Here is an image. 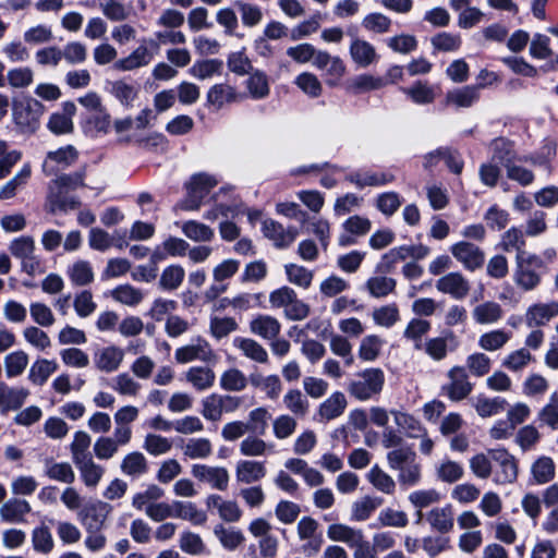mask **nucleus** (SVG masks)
I'll return each mask as SVG.
<instances>
[{"label":"nucleus","mask_w":558,"mask_h":558,"mask_svg":"<svg viewBox=\"0 0 558 558\" xmlns=\"http://www.w3.org/2000/svg\"><path fill=\"white\" fill-rule=\"evenodd\" d=\"M153 53L144 45L138 46L128 57L113 63V69L118 71H132L147 65L153 60Z\"/></svg>","instance_id":"nucleus-33"},{"label":"nucleus","mask_w":558,"mask_h":558,"mask_svg":"<svg viewBox=\"0 0 558 558\" xmlns=\"http://www.w3.org/2000/svg\"><path fill=\"white\" fill-rule=\"evenodd\" d=\"M388 83L389 82L384 77L364 73L355 76L351 81L349 89L355 94H360L380 89L385 87Z\"/></svg>","instance_id":"nucleus-58"},{"label":"nucleus","mask_w":558,"mask_h":558,"mask_svg":"<svg viewBox=\"0 0 558 558\" xmlns=\"http://www.w3.org/2000/svg\"><path fill=\"white\" fill-rule=\"evenodd\" d=\"M488 454L495 463L493 469L496 484H510L518 477V462L506 449H489Z\"/></svg>","instance_id":"nucleus-5"},{"label":"nucleus","mask_w":558,"mask_h":558,"mask_svg":"<svg viewBox=\"0 0 558 558\" xmlns=\"http://www.w3.org/2000/svg\"><path fill=\"white\" fill-rule=\"evenodd\" d=\"M80 472L81 480L88 488L98 486L105 475V468L94 461V458H88L74 464Z\"/></svg>","instance_id":"nucleus-36"},{"label":"nucleus","mask_w":558,"mask_h":558,"mask_svg":"<svg viewBox=\"0 0 558 558\" xmlns=\"http://www.w3.org/2000/svg\"><path fill=\"white\" fill-rule=\"evenodd\" d=\"M45 474L52 481L68 485L75 481V473L69 462H56L52 459L45 461Z\"/></svg>","instance_id":"nucleus-44"},{"label":"nucleus","mask_w":558,"mask_h":558,"mask_svg":"<svg viewBox=\"0 0 558 558\" xmlns=\"http://www.w3.org/2000/svg\"><path fill=\"white\" fill-rule=\"evenodd\" d=\"M383 504L380 497L364 496L352 504L351 520L363 522L371 518L377 508Z\"/></svg>","instance_id":"nucleus-42"},{"label":"nucleus","mask_w":558,"mask_h":558,"mask_svg":"<svg viewBox=\"0 0 558 558\" xmlns=\"http://www.w3.org/2000/svg\"><path fill=\"white\" fill-rule=\"evenodd\" d=\"M434 52H456L462 46L460 34L439 32L430 38Z\"/></svg>","instance_id":"nucleus-53"},{"label":"nucleus","mask_w":558,"mask_h":558,"mask_svg":"<svg viewBox=\"0 0 558 558\" xmlns=\"http://www.w3.org/2000/svg\"><path fill=\"white\" fill-rule=\"evenodd\" d=\"M269 304L275 310H283L284 317L292 322L304 320L311 314V306L299 299L298 293L288 286L271 291Z\"/></svg>","instance_id":"nucleus-3"},{"label":"nucleus","mask_w":558,"mask_h":558,"mask_svg":"<svg viewBox=\"0 0 558 558\" xmlns=\"http://www.w3.org/2000/svg\"><path fill=\"white\" fill-rule=\"evenodd\" d=\"M185 277V270L180 265H170L166 267L159 278L158 286L165 291H174L179 289Z\"/></svg>","instance_id":"nucleus-63"},{"label":"nucleus","mask_w":558,"mask_h":558,"mask_svg":"<svg viewBox=\"0 0 558 558\" xmlns=\"http://www.w3.org/2000/svg\"><path fill=\"white\" fill-rule=\"evenodd\" d=\"M174 518L187 520L194 525H203L207 521V515L199 510L193 502L174 501Z\"/></svg>","instance_id":"nucleus-59"},{"label":"nucleus","mask_w":558,"mask_h":558,"mask_svg":"<svg viewBox=\"0 0 558 558\" xmlns=\"http://www.w3.org/2000/svg\"><path fill=\"white\" fill-rule=\"evenodd\" d=\"M250 331L265 340H272L280 335L281 324L271 315L259 314L250 322Z\"/></svg>","instance_id":"nucleus-24"},{"label":"nucleus","mask_w":558,"mask_h":558,"mask_svg":"<svg viewBox=\"0 0 558 558\" xmlns=\"http://www.w3.org/2000/svg\"><path fill=\"white\" fill-rule=\"evenodd\" d=\"M32 546L36 553L48 555L54 548V539L50 529L46 524H40L32 531Z\"/></svg>","instance_id":"nucleus-49"},{"label":"nucleus","mask_w":558,"mask_h":558,"mask_svg":"<svg viewBox=\"0 0 558 558\" xmlns=\"http://www.w3.org/2000/svg\"><path fill=\"white\" fill-rule=\"evenodd\" d=\"M480 99V87L475 85H466L456 88L446 94L445 102L447 106L454 108H469Z\"/></svg>","instance_id":"nucleus-28"},{"label":"nucleus","mask_w":558,"mask_h":558,"mask_svg":"<svg viewBox=\"0 0 558 558\" xmlns=\"http://www.w3.org/2000/svg\"><path fill=\"white\" fill-rule=\"evenodd\" d=\"M57 369L58 364L56 361L39 359L31 366L28 379L34 385L43 386Z\"/></svg>","instance_id":"nucleus-55"},{"label":"nucleus","mask_w":558,"mask_h":558,"mask_svg":"<svg viewBox=\"0 0 558 558\" xmlns=\"http://www.w3.org/2000/svg\"><path fill=\"white\" fill-rule=\"evenodd\" d=\"M397 287V281L391 277L374 276L367 279L365 288L371 296L383 299L393 293Z\"/></svg>","instance_id":"nucleus-51"},{"label":"nucleus","mask_w":558,"mask_h":558,"mask_svg":"<svg viewBox=\"0 0 558 558\" xmlns=\"http://www.w3.org/2000/svg\"><path fill=\"white\" fill-rule=\"evenodd\" d=\"M43 113L41 104L32 99L25 105H20L14 108L13 117L17 125L25 130H35L38 123V119Z\"/></svg>","instance_id":"nucleus-22"},{"label":"nucleus","mask_w":558,"mask_h":558,"mask_svg":"<svg viewBox=\"0 0 558 558\" xmlns=\"http://www.w3.org/2000/svg\"><path fill=\"white\" fill-rule=\"evenodd\" d=\"M77 157V150L71 145L49 151L41 166L43 172L47 177H50L58 170L72 166L76 161Z\"/></svg>","instance_id":"nucleus-14"},{"label":"nucleus","mask_w":558,"mask_h":558,"mask_svg":"<svg viewBox=\"0 0 558 558\" xmlns=\"http://www.w3.org/2000/svg\"><path fill=\"white\" fill-rule=\"evenodd\" d=\"M250 381L253 387L262 390L271 400H276L282 391L281 380L275 374L268 376L258 373L251 374Z\"/></svg>","instance_id":"nucleus-40"},{"label":"nucleus","mask_w":558,"mask_h":558,"mask_svg":"<svg viewBox=\"0 0 558 558\" xmlns=\"http://www.w3.org/2000/svg\"><path fill=\"white\" fill-rule=\"evenodd\" d=\"M90 445L92 437L86 432L78 430L74 433L73 440L70 444L71 458L74 464L93 457L89 451Z\"/></svg>","instance_id":"nucleus-52"},{"label":"nucleus","mask_w":558,"mask_h":558,"mask_svg":"<svg viewBox=\"0 0 558 558\" xmlns=\"http://www.w3.org/2000/svg\"><path fill=\"white\" fill-rule=\"evenodd\" d=\"M492 161L501 163L505 168L517 160L513 142L498 137L490 142Z\"/></svg>","instance_id":"nucleus-38"},{"label":"nucleus","mask_w":558,"mask_h":558,"mask_svg":"<svg viewBox=\"0 0 558 558\" xmlns=\"http://www.w3.org/2000/svg\"><path fill=\"white\" fill-rule=\"evenodd\" d=\"M375 325L384 328L393 327L400 319V310L397 303H389L375 307L372 312Z\"/></svg>","instance_id":"nucleus-47"},{"label":"nucleus","mask_w":558,"mask_h":558,"mask_svg":"<svg viewBox=\"0 0 558 558\" xmlns=\"http://www.w3.org/2000/svg\"><path fill=\"white\" fill-rule=\"evenodd\" d=\"M348 407V400L343 392L335 391L317 408L315 420L319 423H328L340 417Z\"/></svg>","instance_id":"nucleus-15"},{"label":"nucleus","mask_w":558,"mask_h":558,"mask_svg":"<svg viewBox=\"0 0 558 558\" xmlns=\"http://www.w3.org/2000/svg\"><path fill=\"white\" fill-rule=\"evenodd\" d=\"M175 361L185 364L195 360L209 362L215 359L210 344L202 338L193 340L190 344L178 348L174 353Z\"/></svg>","instance_id":"nucleus-13"},{"label":"nucleus","mask_w":558,"mask_h":558,"mask_svg":"<svg viewBox=\"0 0 558 558\" xmlns=\"http://www.w3.org/2000/svg\"><path fill=\"white\" fill-rule=\"evenodd\" d=\"M349 54L352 62L361 69L376 64L380 58L372 43L357 36L351 38Z\"/></svg>","instance_id":"nucleus-11"},{"label":"nucleus","mask_w":558,"mask_h":558,"mask_svg":"<svg viewBox=\"0 0 558 558\" xmlns=\"http://www.w3.org/2000/svg\"><path fill=\"white\" fill-rule=\"evenodd\" d=\"M183 456L190 460H205L213 454V444L208 438H189L181 445Z\"/></svg>","instance_id":"nucleus-35"},{"label":"nucleus","mask_w":558,"mask_h":558,"mask_svg":"<svg viewBox=\"0 0 558 558\" xmlns=\"http://www.w3.org/2000/svg\"><path fill=\"white\" fill-rule=\"evenodd\" d=\"M71 282L77 287H84L94 281V271L89 262L76 260L66 270Z\"/></svg>","instance_id":"nucleus-54"},{"label":"nucleus","mask_w":558,"mask_h":558,"mask_svg":"<svg viewBox=\"0 0 558 558\" xmlns=\"http://www.w3.org/2000/svg\"><path fill=\"white\" fill-rule=\"evenodd\" d=\"M243 97L234 86L227 83L213 85L206 94L207 104L217 110H220L226 105L239 102Z\"/></svg>","instance_id":"nucleus-17"},{"label":"nucleus","mask_w":558,"mask_h":558,"mask_svg":"<svg viewBox=\"0 0 558 558\" xmlns=\"http://www.w3.org/2000/svg\"><path fill=\"white\" fill-rule=\"evenodd\" d=\"M85 169L75 172L63 173L51 180L48 184V192L45 202V209L50 214L58 210L68 211L81 206L78 198L69 196L68 193L85 186Z\"/></svg>","instance_id":"nucleus-1"},{"label":"nucleus","mask_w":558,"mask_h":558,"mask_svg":"<svg viewBox=\"0 0 558 558\" xmlns=\"http://www.w3.org/2000/svg\"><path fill=\"white\" fill-rule=\"evenodd\" d=\"M28 354L23 350L13 351L4 356V369L8 378L21 376L27 368Z\"/></svg>","instance_id":"nucleus-56"},{"label":"nucleus","mask_w":558,"mask_h":558,"mask_svg":"<svg viewBox=\"0 0 558 558\" xmlns=\"http://www.w3.org/2000/svg\"><path fill=\"white\" fill-rule=\"evenodd\" d=\"M82 522L86 529L85 547L92 553L102 550L107 545V536L100 531L104 520H99L97 514L86 513Z\"/></svg>","instance_id":"nucleus-18"},{"label":"nucleus","mask_w":558,"mask_h":558,"mask_svg":"<svg viewBox=\"0 0 558 558\" xmlns=\"http://www.w3.org/2000/svg\"><path fill=\"white\" fill-rule=\"evenodd\" d=\"M438 292L454 300H464L471 291L469 279L460 271H451L441 276L435 284Z\"/></svg>","instance_id":"nucleus-9"},{"label":"nucleus","mask_w":558,"mask_h":558,"mask_svg":"<svg viewBox=\"0 0 558 558\" xmlns=\"http://www.w3.org/2000/svg\"><path fill=\"white\" fill-rule=\"evenodd\" d=\"M505 311L496 301H485L472 308V318L478 325H494L504 317Z\"/></svg>","instance_id":"nucleus-26"},{"label":"nucleus","mask_w":558,"mask_h":558,"mask_svg":"<svg viewBox=\"0 0 558 558\" xmlns=\"http://www.w3.org/2000/svg\"><path fill=\"white\" fill-rule=\"evenodd\" d=\"M449 251L463 268L469 271H475L484 266V251L471 242H457L450 246Z\"/></svg>","instance_id":"nucleus-7"},{"label":"nucleus","mask_w":558,"mask_h":558,"mask_svg":"<svg viewBox=\"0 0 558 558\" xmlns=\"http://www.w3.org/2000/svg\"><path fill=\"white\" fill-rule=\"evenodd\" d=\"M525 234L524 232L517 228L512 227L505 231L500 238L499 247L504 252H515V258H520L521 256L529 255L530 253L525 251Z\"/></svg>","instance_id":"nucleus-32"},{"label":"nucleus","mask_w":558,"mask_h":558,"mask_svg":"<svg viewBox=\"0 0 558 558\" xmlns=\"http://www.w3.org/2000/svg\"><path fill=\"white\" fill-rule=\"evenodd\" d=\"M32 511L31 504L21 498H11L0 507V519L9 524L26 522V517Z\"/></svg>","instance_id":"nucleus-19"},{"label":"nucleus","mask_w":558,"mask_h":558,"mask_svg":"<svg viewBox=\"0 0 558 558\" xmlns=\"http://www.w3.org/2000/svg\"><path fill=\"white\" fill-rule=\"evenodd\" d=\"M507 404V401L500 397L487 398L478 396L474 402V408L481 417H489L502 412Z\"/></svg>","instance_id":"nucleus-64"},{"label":"nucleus","mask_w":558,"mask_h":558,"mask_svg":"<svg viewBox=\"0 0 558 558\" xmlns=\"http://www.w3.org/2000/svg\"><path fill=\"white\" fill-rule=\"evenodd\" d=\"M120 470L125 476L138 478L147 473L148 461L142 452L132 451L123 457Z\"/></svg>","instance_id":"nucleus-37"},{"label":"nucleus","mask_w":558,"mask_h":558,"mask_svg":"<svg viewBox=\"0 0 558 558\" xmlns=\"http://www.w3.org/2000/svg\"><path fill=\"white\" fill-rule=\"evenodd\" d=\"M208 510L215 509L223 522H239L243 511L235 500L223 499L220 495L211 494L205 500Z\"/></svg>","instance_id":"nucleus-16"},{"label":"nucleus","mask_w":558,"mask_h":558,"mask_svg":"<svg viewBox=\"0 0 558 558\" xmlns=\"http://www.w3.org/2000/svg\"><path fill=\"white\" fill-rule=\"evenodd\" d=\"M228 70L236 76L248 75L254 71V65L251 58L246 53V49L242 48L239 51L230 52L227 57Z\"/></svg>","instance_id":"nucleus-50"},{"label":"nucleus","mask_w":558,"mask_h":558,"mask_svg":"<svg viewBox=\"0 0 558 558\" xmlns=\"http://www.w3.org/2000/svg\"><path fill=\"white\" fill-rule=\"evenodd\" d=\"M32 167L25 163L22 169L0 189V199H10L16 195L19 189L23 187L29 180Z\"/></svg>","instance_id":"nucleus-60"},{"label":"nucleus","mask_w":558,"mask_h":558,"mask_svg":"<svg viewBox=\"0 0 558 558\" xmlns=\"http://www.w3.org/2000/svg\"><path fill=\"white\" fill-rule=\"evenodd\" d=\"M191 474L199 483L209 485L213 489L225 492L228 489L230 475L223 466H213L207 464H193Z\"/></svg>","instance_id":"nucleus-8"},{"label":"nucleus","mask_w":558,"mask_h":558,"mask_svg":"<svg viewBox=\"0 0 558 558\" xmlns=\"http://www.w3.org/2000/svg\"><path fill=\"white\" fill-rule=\"evenodd\" d=\"M266 475V466L262 461L240 460L235 465V480L242 484H253Z\"/></svg>","instance_id":"nucleus-25"},{"label":"nucleus","mask_w":558,"mask_h":558,"mask_svg":"<svg viewBox=\"0 0 558 558\" xmlns=\"http://www.w3.org/2000/svg\"><path fill=\"white\" fill-rule=\"evenodd\" d=\"M384 385L383 369L369 367L357 372L348 383L347 390L352 398L364 402L377 398L381 393Z\"/></svg>","instance_id":"nucleus-2"},{"label":"nucleus","mask_w":558,"mask_h":558,"mask_svg":"<svg viewBox=\"0 0 558 558\" xmlns=\"http://www.w3.org/2000/svg\"><path fill=\"white\" fill-rule=\"evenodd\" d=\"M124 359V351L116 345H108L98 350L94 355L97 369L105 373L116 372Z\"/></svg>","instance_id":"nucleus-23"},{"label":"nucleus","mask_w":558,"mask_h":558,"mask_svg":"<svg viewBox=\"0 0 558 558\" xmlns=\"http://www.w3.org/2000/svg\"><path fill=\"white\" fill-rule=\"evenodd\" d=\"M233 345L240 350L246 359L255 363H269V355L267 350L259 342L252 338L236 337L233 339Z\"/></svg>","instance_id":"nucleus-29"},{"label":"nucleus","mask_w":558,"mask_h":558,"mask_svg":"<svg viewBox=\"0 0 558 558\" xmlns=\"http://www.w3.org/2000/svg\"><path fill=\"white\" fill-rule=\"evenodd\" d=\"M558 316V301L535 303L525 313V323L529 327H541Z\"/></svg>","instance_id":"nucleus-20"},{"label":"nucleus","mask_w":558,"mask_h":558,"mask_svg":"<svg viewBox=\"0 0 558 558\" xmlns=\"http://www.w3.org/2000/svg\"><path fill=\"white\" fill-rule=\"evenodd\" d=\"M214 534L222 547L228 550L236 549L245 539L241 530L233 526H225L222 523L215 525Z\"/></svg>","instance_id":"nucleus-46"},{"label":"nucleus","mask_w":558,"mask_h":558,"mask_svg":"<svg viewBox=\"0 0 558 558\" xmlns=\"http://www.w3.org/2000/svg\"><path fill=\"white\" fill-rule=\"evenodd\" d=\"M541 265L542 260L535 254L515 258L513 279L517 286L524 291L535 289L541 282V277L533 267H539Z\"/></svg>","instance_id":"nucleus-4"},{"label":"nucleus","mask_w":558,"mask_h":558,"mask_svg":"<svg viewBox=\"0 0 558 558\" xmlns=\"http://www.w3.org/2000/svg\"><path fill=\"white\" fill-rule=\"evenodd\" d=\"M449 383L442 386V392L454 402L465 399L473 390L466 369L454 366L448 372Z\"/></svg>","instance_id":"nucleus-10"},{"label":"nucleus","mask_w":558,"mask_h":558,"mask_svg":"<svg viewBox=\"0 0 558 558\" xmlns=\"http://www.w3.org/2000/svg\"><path fill=\"white\" fill-rule=\"evenodd\" d=\"M367 481L372 486L386 495H393L397 488L395 480L377 464L374 465L367 473Z\"/></svg>","instance_id":"nucleus-48"},{"label":"nucleus","mask_w":558,"mask_h":558,"mask_svg":"<svg viewBox=\"0 0 558 558\" xmlns=\"http://www.w3.org/2000/svg\"><path fill=\"white\" fill-rule=\"evenodd\" d=\"M319 523L312 517H303L296 526L300 541L303 542L302 551L311 557L319 553L324 538L318 532Z\"/></svg>","instance_id":"nucleus-6"},{"label":"nucleus","mask_w":558,"mask_h":558,"mask_svg":"<svg viewBox=\"0 0 558 558\" xmlns=\"http://www.w3.org/2000/svg\"><path fill=\"white\" fill-rule=\"evenodd\" d=\"M512 333L504 329H494L480 336L478 345L485 351L502 349L511 339Z\"/></svg>","instance_id":"nucleus-57"},{"label":"nucleus","mask_w":558,"mask_h":558,"mask_svg":"<svg viewBox=\"0 0 558 558\" xmlns=\"http://www.w3.org/2000/svg\"><path fill=\"white\" fill-rule=\"evenodd\" d=\"M425 520L433 531L447 534L453 530L454 513L451 505L435 507L425 514Z\"/></svg>","instance_id":"nucleus-21"},{"label":"nucleus","mask_w":558,"mask_h":558,"mask_svg":"<svg viewBox=\"0 0 558 558\" xmlns=\"http://www.w3.org/2000/svg\"><path fill=\"white\" fill-rule=\"evenodd\" d=\"M347 180L353 183L359 189L366 186H381L395 181V175L391 172L381 171H366L354 172L347 175Z\"/></svg>","instance_id":"nucleus-30"},{"label":"nucleus","mask_w":558,"mask_h":558,"mask_svg":"<svg viewBox=\"0 0 558 558\" xmlns=\"http://www.w3.org/2000/svg\"><path fill=\"white\" fill-rule=\"evenodd\" d=\"M75 105L65 102L63 112L52 113L48 121V129L54 134H68L73 131L72 116L75 113Z\"/></svg>","instance_id":"nucleus-34"},{"label":"nucleus","mask_w":558,"mask_h":558,"mask_svg":"<svg viewBox=\"0 0 558 558\" xmlns=\"http://www.w3.org/2000/svg\"><path fill=\"white\" fill-rule=\"evenodd\" d=\"M362 535V530L354 529L343 523H333L330 524L327 529V536L329 539L333 542L345 543L351 548Z\"/></svg>","instance_id":"nucleus-43"},{"label":"nucleus","mask_w":558,"mask_h":558,"mask_svg":"<svg viewBox=\"0 0 558 558\" xmlns=\"http://www.w3.org/2000/svg\"><path fill=\"white\" fill-rule=\"evenodd\" d=\"M262 231L265 238L271 241L272 244L280 250L289 247L299 235L296 228H284L274 219L264 220L262 223Z\"/></svg>","instance_id":"nucleus-12"},{"label":"nucleus","mask_w":558,"mask_h":558,"mask_svg":"<svg viewBox=\"0 0 558 558\" xmlns=\"http://www.w3.org/2000/svg\"><path fill=\"white\" fill-rule=\"evenodd\" d=\"M244 84L247 95L254 100L265 99L270 94L268 76L262 70L252 71Z\"/></svg>","instance_id":"nucleus-31"},{"label":"nucleus","mask_w":558,"mask_h":558,"mask_svg":"<svg viewBox=\"0 0 558 558\" xmlns=\"http://www.w3.org/2000/svg\"><path fill=\"white\" fill-rule=\"evenodd\" d=\"M284 272L290 283L298 286L304 290L312 286L314 272L304 266L298 264H287Z\"/></svg>","instance_id":"nucleus-61"},{"label":"nucleus","mask_w":558,"mask_h":558,"mask_svg":"<svg viewBox=\"0 0 558 558\" xmlns=\"http://www.w3.org/2000/svg\"><path fill=\"white\" fill-rule=\"evenodd\" d=\"M185 380L198 391L211 388L215 384V372L206 366H193L185 372Z\"/></svg>","instance_id":"nucleus-39"},{"label":"nucleus","mask_w":558,"mask_h":558,"mask_svg":"<svg viewBox=\"0 0 558 558\" xmlns=\"http://www.w3.org/2000/svg\"><path fill=\"white\" fill-rule=\"evenodd\" d=\"M234 8L239 12L241 22L245 27L253 28L259 25L264 19L263 9L253 2L236 0Z\"/></svg>","instance_id":"nucleus-41"},{"label":"nucleus","mask_w":558,"mask_h":558,"mask_svg":"<svg viewBox=\"0 0 558 558\" xmlns=\"http://www.w3.org/2000/svg\"><path fill=\"white\" fill-rule=\"evenodd\" d=\"M390 413L393 416L396 425L403 430L408 438H417L426 428L418 420L407 412L391 410Z\"/></svg>","instance_id":"nucleus-45"},{"label":"nucleus","mask_w":558,"mask_h":558,"mask_svg":"<svg viewBox=\"0 0 558 558\" xmlns=\"http://www.w3.org/2000/svg\"><path fill=\"white\" fill-rule=\"evenodd\" d=\"M28 396V389L10 387L5 383L0 381V408L2 412L20 409Z\"/></svg>","instance_id":"nucleus-27"},{"label":"nucleus","mask_w":558,"mask_h":558,"mask_svg":"<svg viewBox=\"0 0 558 558\" xmlns=\"http://www.w3.org/2000/svg\"><path fill=\"white\" fill-rule=\"evenodd\" d=\"M384 340L377 335L365 336L359 345L357 355L363 362L375 361L381 351Z\"/></svg>","instance_id":"nucleus-62"}]
</instances>
